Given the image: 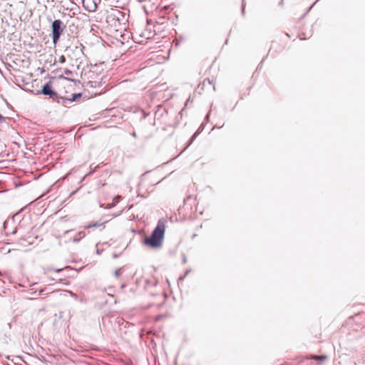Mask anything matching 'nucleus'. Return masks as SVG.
Listing matches in <instances>:
<instances>
[{
	"label": "nucleus",
	"instance_id": "f257e3e1",
	"mask_svg": "<svg viewBox=\"0 0 365 365\" xmlns=\"http://www.w3.org/2000/svg\"><path fill=\"white\" fill-rule=\"evenodd\" d=\"M106 21L110 29L118 31L125 29V19L123 12L117 8L105 9Z\"/></svg>",
	"mask_w": 365,
	"mask_h": 365
},
{
	"label": "nucleus",
	"instance_id": "f03ea898",
	"mask_svg": "<svg viewBox=\"0 0 365 365\" xmlns=\"http://www.w3.org/2000/svg\"><path fill=\"white\" fill-rule=\"evenodd\" d=\"M165 220H160L151 235L145 239V245L152 248L161 247L165 231Z\"/></svg>",
	"mask_w": 365,
	"mask_h": 365
},
{
	"label": "nucleus",
	"instance_id": "7ed1b4c3",
	"mask_svg": "<svg viewBox=\"0 0 365 365\" xmlns=\"http://www.w3.org/2000/svg\"><path fill=\"white\" fill-rule=\"evenodd\" d=\"M52 29V40L54 45L58 41L63 31V22L60 19L53 21L51 25Z\"/></svg>",
	"mask_w": 365,
	"mask_h": 365
},
{
	"label": "nucleus",
	"instance_id": "20e7f679",
	"mask_svg": "<svg viewBox=\"0 0 365 365\" xmlns=\"http://www.w3.org/2000/svg\"><path fill=\"white\" fill-rule=\"evenodd\" d=\"M101 2V0H82V6L88 12H94Z\"/></svg>",
	"mask_w": 365,
	"mask_h": 365
},
{
	"label": "nucleus",
	"instance_id": "39448f33",
	"mask_svg": "<svg viewBox=\"0 0 365 365\" xmlns=\"http://www.w3.org/2000/svg\"><path fill=\"white\" fill-rule=\"evenodd\" d=\"M215 80L214 78L210 79L207 78L203 80L200 86L202 87V89L212 88V89L215 90Z\"/></svg>",
	"mask_w": 365,
	"mask_h": 365
},
{
	"label": "nucleus",
	"instance_id": "423d86ee",
	"mask_svg": "<svg viewBox=\"0 0 365 365\" xmlns=\"http://www.w3.org/2000/svg\"><path fill=\"white\" fill-rule=\"evenodd\" d=\"M93 227L99 228L100 230H103L105 228L104 222H95V223H89L85 226L86 229H91Z\"/></svg>",
	"mask_w": 365,
	"mask_h": 365
},
{
	"label": "nucleus",
	"instance_id": "0eeeda50",
	"mask_svg": "<svg viewBox=\"0 0 365 365\" xmlns=\"http://www.w3.org/2000/svg\"><path fill=\"white\" fill-rule=\"evenodd\" d=\"M42 93L44 95H53L54 93L51 89V86L48 83H46L42 88Z\"/></svg>",
	"mask_w": 365,
	"mask_h": 365
},
{
	"label": "nucleus",
	"instance_id": "6e6552de",
	"mask_svg": "<svg viewBox=\"0 0 365 365\" xmlns=\"http://www.w3.org/2000/svg\"><path fill=\"white\" fill-rule=\"evenodd\" d=\"M310 359H315V360H324L326 359L327 356H318V355H312L310 357Z\"/></svg>",
	"mask_w": 365,
	"mask_h": 365
},
{
	"label": "nucleus",
	"instance_id": "1a4fd4ad",
	"mask_svg": "<svg viewBox=\"0 0 365 365\" xmlns=\"http://www.w3.org/2000/svg\"><path fill=\"white\" fill-rule=\"evenodd\" d=\"M46 270H47V272H48H48H52V271H54V272H60V271L63 270V269H52V268H47V269H46Z\"/></svg>",
	"mask_w": 365,
	"mask_h": 365
},
{
	"label": "nucleus",
	"instance_id": "9d476101",
	"mask_svg": "<svg viewBox=\"0 0 365 365\" xmlns=\"http://www.w3.org/2000/svg\"><path fill=\"white\" fill-rule=\"evenodd\" d=\"M140 36L145 37L146 39H149V38H152V34L150 32L148 33V34H140Z\"/></svg>",
	"mask_w": 365,
	"mask_h": 365
},
{
	"label": "nucleus",
	"instance_id": "9b49d317",
	"mask_svg": "<svg viewBox=\"0 0 365 365\" xmlns=\"http://www.w3.org/2000/svg\"><path fill=\"white\" fill-rule=\"evenodd\" d=\"M65 61H66L65 57H64L63 56H61L60 57V58H59V62H60V63H64V62H65Z\"/></svg>",
	"mask_w": 365,
	"mask_h": 365
},
{
	"label": "nucleus",
	"instance_id": "f8f14e48",
	"mask_svg": "<svg viewBox=\"0 0 365 365\" xmlns=\"http://www.w3.org/2000/svg\"><path fill=\"white\" fill-rule=\"evenodd\" d=\"M4 119V118L0 114V123Z\"/></svg>",
	"mask_w": 365,
	"mask_h": 365
}]
</instances>
